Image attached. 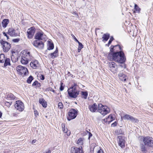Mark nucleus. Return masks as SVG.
Wrapping results in <instances>:
<instances>
[{"instance_id":"obj_1","label":"nucleus","mask_w":153,"mask_h":153,"mask_svg":"<svg viewBox=\"0 0 153 153\" xmlns=\"http://www.w3.org/2000/svg\"><path fill=\"white\" fill-rule=\"evenodd\" d=\"M117 54L115 62L120 64L124 63L126 60L124 53L121 51L117 52Z\"/></svg>"},{"instance_id":"obj_2","label":"nucleus","mask_w":153,"mask_h":153,"mask_svg":"<svg viewBox=\"0 0 153 153\" xmlns=\"http://www.w3.org/2000/svg\"><path fill=\"white\" fill-rule=\"evenodd\" d=\"M76 85L69 88L68 90L69 96L72 98H76L79 94V91L76 89Z\"/></svg>"},{"instance_id":"obj_3","label":"nucleus","mask_w":153,"mask_h":153,"mask_svg":"<svg viewBox=\"0 0 153 153\" xmlns=\"http://www.w3.org/2000/svg\"><path fill=\"white\" fill-rule=\"evenodd\" d=\"M98 111L102 114L105 115L109 113L110 110L106 106L103 105L101 104H98Z\"/></svg>"},{"instance_id":"obj_4","label":"nucleus","mask_w":153,"mask_h":153,"mask_svg":"<svg viewBox=\"0 0 153 153\" xmlns=\"http://www.w3.org/2000/svg\"><path fill=\"white\" fill-rule=\"evenodd\" d=\"M116 47H118L120 50H121L120 46L119 45H116L114 46H113L112 48H111L110 49V53L108 56V60L111 61L114 60L115 61V59L116 58V56L117 55V52H113V50L114 48Z\"/></svg>"},{"instance_id":"obj_5","label":"nucleus","mask_w":153,"mask_h":153,"mask_svg":"<svg viewBox=\"0 0 153 153\" xmlns=\"http://www.w3.org/2000/svg\"><path fill=\"white\" fill-rule=\"evenodd\" d=\"M143 142L146 146L153 147V138L151 137L146 136L142 139Z\"/></svg>"},{"instance_id":"obj_6","label":"nucleus","mask_w":153,"mask_h":153,"mask_svg":"<svg viewBox=\"0 0 153 153\" xmlns=\"http://www.w3.org/2000/svg\"><path fill=\"white\" fill-rule=\"evenodd\" d=\"M16 70L19 74L24 75H26L28 73V70L25 67L19 65L16 68Z\"/></svg>"},{"instance_id":"obj_7","label":"nucleus","mask_w":153,"mask_h":153,"mask_svg":"<svg viewBox=\"0 0 153 153\" xmlns=\"http://www.w3.org/2000/svg\"><path fill=\"white\" fill-rule=\"evenodd\" d=\"M0 43L2 45L3 51L4 52H7L11 48V46L10 44L6 41L1 40L0 41Z\"/></svg>"},{"instance_id":"obj_8","label":"nucleus","mask_w":153,"mask_h":153,"mask_svg":"<svg viewBox=\"0 0 153 153\" xmlns=\"http://www.w3.org/2000/svg\"><path fill=\"white\" fill-rule=\"evenodd\" d=\"M77 110L74 109L70 110L68 112V116L67 117L68 120L70 121L74 119L77 116Z\"/></svg>"},{"instance_id":"obj_9","label":"nucleus","mask_w":153,"mask_h":153,"mask_svg":"<svg viewBox=\"0 0 153 153\" xmlns=\"http://www.w3.org/2000/svg\"><path fill=\"white\" fill-rule=\"evenodd\" d=\"M16 109L19 111H22L24 109V103L20 100L17 101L14 105Z\"/></svg>"},{"instance_id":"obj_10","label":"nucleus","mask_w":153,"mask_h":153,"mask_svg":"<svg viewBox=\"0 0 153 153\" xmlns=\"http://www.w3.org/2000/svg\"><path fill=\"white\" fill-rule=\"evenodd\" d=\"M110 70L113 73H115L117 70V66L116 64L113 62H110L108 63Z\"/></svg>"},{"instance_id":"obj_11","label":"nucleus","mask_w":153,"mask_h":153,"mask_svg":"<svg viewBox=\"0 0 153 153\" xmlns=\"http://www.w3.org/2000/svg\"><path fill=\"white\" fill-rule=\"evenodd\" d=\"M122 119L127 120H130L132 122L135 123H137L138 121V120L136 118H134L132 116L126 114L123 117H121Z\"/></svg>"},{"instance_id":"obj_12","label":"nucleus","mask_w":153,"mask_h":153,"mask_svg":"<svg viewBox=\"0 0 153 153\" xmlns=\"http://www.w3.org/2000/svg\"><path fill=\"white\" fill-rule=\"evenodd\" d=\"M118 140L119 145L122 148H123L125 147L126 142L125 138L124 137L119 136L118 137Z\"/></svg>"},{"instance_id":"obj_13","label":"nucleus","mask_w":153,"mask_h":153,"mask_svg":"<svg viewBox=\"0 0 153 153\" xmlns=\"http://www.w3.org/2000/svg\"><path fill=\"white\" fill-rule=\"evenodd\" d=\"M36 39L38 40H45L46 38V36L44 34L43 32H39L36 33L35 36Z\"/></svg>"},{"instance_id":"obj_14","label":"nucleus","mask_w":153,"mask_h":153,"mask_svg":"<svg viewBox=\"0 0 153 153\" xmlns=\"http://www.w3.org/2000/svg\"><path fill=\"white\" fill-rule=\"evenodd\" d=\"M35 32V28L34 27H32L28 29L27 31L28 37L30 39L33 37Z\"/></svg>"},{"instance_id":"obj_15","label":"nucleus","mask_w":153,"mask_h":153,"mask_svg":"<svg viewBox=\"0 0 153 153\" xmlns=\"http://www.w3.org/2000/svg\"><path fill=\"white\" fill-rule=\"evenodd\" d=\"M82 146L79 148L72 147L71 148V153H82Z\"/></svg>"},{"instance_id":"obj_16","label":"nucleus","mask_w":153,"mask_h":153,"mask_svg":"<svg viewBox=\"0 0 153 153\" xmlns=\"http://www.w3.org/2000/svg\"><path fill=\"white\" fill-rule=\"evenodd\" d=\"M8 34L12 36H17L19 35L17 31L13 28L9 29Z\"/></svg>"},{"instance_id":"obj_17","label":"nucleus","mask_w":153,"mask_h":153,"mask_svg":"<svg viewBox=\"0 0 153 153\" xmlns=\"http://www.w3.org/2000/svg\"><path fill=\"white\" fill-rule=\"evenodd\" d=\"M90 110L92 112H95L96 111H98V105H97L96 103L93 105H90L89 106Z\"/></svg>"},{"instance_id":"obj_18","label":"nucleus","mask_w":153,"mask_h":153,"mask_svg":"<svg viewBox=\"0 0 153 153\" xmlns=\"http://www.w3.org/2000/svg\"><path fill=\"white\" fill-rule=\"evenodd\" d=\"M30 65L33 69H36L39 67V64L37 60H33L30 62Z\"/></svg>"},{"instance_id":"obj_19","label":"nucleus","mask_w":153,"mask_h":153,"mask_svg":"<svg viewBox=\"0 0 153 153\" xmlns=\"http://www.w3.org/2000/svg\"><path fill=\"white\" fill-rule=\"evenodd\" d=\"M62 126L63 130L65 133H66L68 136H69L71 134V132L69 130L68 131V129L67 128L65 127V123H62Z\"/></svg>"},{"instance_id":"obj_20","label":"nucleus","mask_w":153,"mask_h":153,"mask_svg":"<svg viewBox=\"0 0 153 153\" xmlns=\"http://www.w3.org/2000/svg\"><path fill=\"white\" fill-rule=\"evenodd\" d=\"M23 56H25V58H26L28 61L30 60L33 58L32 56L30 54V52L28 51H26L25 52V53L24 54Z\"/></svg>"},{"instance_id":"obj_21","label":"nucleus","mask_w":153,"mask_h":153,"mask_svg":"<svg viewBox=\"0 0 153 153\" xmlns=\"http://www.w3.org/2000/svg\"><path fill=\"white\" fill-rule=\"evenodd\" d=\"M118 76L120 79L123 81H126L127 78V76L122 73H120L118 74Z\"/></svg>"},{"instance_id":"obj_22","label":"nucleus","mask_w":153,"mask_h":153,"mask_svg":"<svg viewBox=\"0 0 153 153\" xmlns=\"http://www.w3.org/2000/svg\"><path fill=\"white\" fill-rule=\"evenodd\" d=\"M39 103L41 104L42 106L44 108H46L47 106V103L44 99L43 98L40 99L39 100Z\"/></svg>"},{"instance_id":"obj_23","label":"nucleus","mask_w":153,"mask_h":153,"mask_svg":"<svg viewBox=\"0 0 153 153\" xmlns=\"http://www.w3.org/2000/svg\"><path fill=\"white\" fill-rule=\"evenodd\" d=\"M145 145L143 143H140V150L143 152L144 153H146L147 152V150L146 149V148L145 147Z\"/></svg>"},{"instance_id":"obj_24","label":"nucleus","mask_w":153,"mask_h":153,"mask_svg":"<svg viewBox=\"0 0 153 153\" xmlns=\"http://www.w3.org/2000/svg\"><path fill=\"white\" fill-rule=\"evenodd\" d=\"M49 55L51 58L52 59H54L58 56V50L56 49L55 51L53 53H50Z\"/></svg>"},{"instance_id":"obj_25","label":"nucleus","mask_w":153,"mask_h":153,"mask_svg":"<svg viewBox=\"0 0 153 153\" xmlns=\"http://www.w3.org/2000/svg\"><path fill=\"white\" fill-rule=\"evenodd\" d=\"M9 22V20L7 19H3L2 22V24L3 27L5 28L8 24Z\"/></svg>"},{"instance_id":"obj_26","label":"nucleus","mask_w":153,"mask_h":153,"mask_svg":"<svg viewBox=\"0 0 153 153\" xmlns=\"http://www.w3.org/2000/svg\"><path fill=\"white\" fill-rule=\"evenodd\" d=\"M28 61H29L25 58V56H22L21 60V62L22 64L24 65H27L28 63Z\"/></svg>"},{"instance_id":"obj_27","label":"nucleus","mask_w":153,"mask_h":153,"mask_svg":"<svg viewBox=\"0 0 153 153\" xmlns=\"http://www.w3.org/2000/svg\"><path fill=\"white\" fill-rule=\"evenodd\" d=\"M85 139L83 138H80L77 140L76 143L79 145H82L83 144Z\"/></svg>"},{"instance_id":"obj_28","label":"nucleus","mask_w":153,"mask_h":153,"mask_svg":"<svg viewBox=\"0 0 153 153\" xmlns=\"http://www.w3.org/2000/svg\"><path fill=\"white\" fill-rule=\"evenodd\" d=\"M6 58L3 54H1L0 55V63H3L5 61V59Z\"/></svg>"},{"instance_id":"obj_29","label":"nucleus","mask_w":153,"mask_h":153,"mask_svg":"<svg viewBox=\"0 0 153 153\" xmlns=\"http://www.w3.org/2000/svg\"><path fill=\"white\" fill-rule=\"evenodd\" d=\"M109 34L108 33L104 34L102 37V41H107L109 37Z\"/></svg>"},{"instance_id":"obj_30","label":"nucleus","mask_w":153,"mask_h":153,"mask_svg":"<svg viewBox=\"0 0 153 153\" xmlns=\"http://www.w3.org/2000/svg\"><path fill=\"white\" fill-rule=\"evenodd\" d=\"M4 62V67L7 66L8 65H10V59L9 58H6Z\"/></svg>"},{"instance_id":"obj_31","label":"nucleus","mask_w":153,"mask_h":153,"mask_svg":"<svg viewBox=\"0 0 153 153\" xmlns=\"http://www.w3.org/2000/svg\"><path fill=\"white\" fill-rule=\"evenodd\" d=\"M7 98L8 100H13L15 98V97L13 94L10 93L7 95Z\"/></svg>"},{"instance_id":"obj_32","label":"nucleus","mask_w":153,"mask_h":153,"mask_svg":"<svg viewBox=\"0 0 153 153\" xmlns=\"http://www.w3.org/2000/svg\"><path fill=\"white\" fill-rule=\"evenodd\" d=\"M114 119L112 115H110L107 117L108 123V124H109L111 121H112Z\"/></svg>"},{"instance_id":"obj_33","label":"nucleus","mask_w":153,"mask_h":153,"mask_svg":"<svg viewBox=\"0 0 153 153\" xmlns=\"http://www.w3.org/2000/svg\"><path fill=\"white\" fill-rule=\"evenodd\" d=\"M134 10H135L134 12V13L139 12L140 10V9L139 7L136 4L134 5Z\"/></svg>"},{"instance_id":"obj_34","label":"nucleus","mask_w":153,"mask_h":153,"mask_svg":"<svg viewBox=\"0 0 153 153\" xmlns=\"http://www.w3.org/2000/svg\"><path fill=\"white\" fill-rule=\"evenodd\" d=\"M79 44L78 47V51L79 52H80L81 49L83 47V45H82V43L80 42L78 43Z\"/></svg>"},{"instance_id":"obj_35","label":"nucleus","mask_w":153,"mask_h":153,"mask_svg":"<svg viewBox=\"0 0 153 153\" xmlns=\"http://www.w3.org/2000/svg\"><path fill=\"white\" fill-rule=\"evenodd\" d=\"M41 42H39L37 40L35 41L33 43V45L36 47H38L39 45L40 44Z\"/></svg>"},{"instance_id":"obj_36","label":"nucleus","mask_w":153,"mask_h":153,"mask_svg":"<svg viewBox=\"0 0 153 153\" xmlns=\"http://www.w3.org/2000/svg\"><path fill=\"white\" fill-rule=\"evenodd\" d=\"M33 86H36L37 87H40L41 86L40 83H39L37 81H35L32 85Z\"/></svg>"},{"instance_id":"obj_37","label":"nucleus","mask_w":153,"mask_h":153,"mask_svg":"<svg viewBox=\"0 0 153 153\" xmlns=\"http://www.w3.org/2000/svg\"><path fill=\"white\" fill-rule=\"evenodd\" d=\"M82 95L84 98L86 99L87 98L88 95V93L86 91H82Z\"/></svg>"},{"instance_id":"obj_38","label":"nucleus","mask_w":153,"mask_h":153,"mask_svg":"<svg viewBox=\"0 0 153 153\" xmlns=\"http://www.w3.org/2000/svg\"><path fill=\"white\" fill-rule=\"evenodd\" d=\"M54 45L53 43H50L49 44V45L48 48V50H52L53 48Z\"/></svg>"},{"instance_id":"obj_39","label":"nucleus","mask_w":153,"mask_h":153,"mask_svg":"<svg viewBox=\"0 0 153 153\" xmlns=\"http://www.w3.org/2000/svg\"><path fill=\"white\" fill-rule=\"evenodd\" d=\"M33 79V77L32 76H30L27 80V82L28 83H30Z\"/></svg>"},{"instance_id":"obj_40","label":"nucleus","mask_w":153,"mask_h":153,"mask_svg":"<svg viewBox=\"0 0 153 153\" xmlns=\"http://www.w3.org/2000/svg\"><path fill=\"white\" fill-rule=\"evenodd\" d=\"M58 107L60 109H62L63 108V105L62 102H59L58 103Z\"/></svg>"},{"instance_id":"obj_41","label":"nucleus","mask_w":153,"mask_h":153,"mask_svg":"<svg viewBox=\"0 0 153 153\" xmlns=\"http://www.w3.org/2000/svg\"><path fill=\"white\" fill-rule=\"evenodd\" d=\"M44 47V44L43 42H41V43L39 45L38 47V48H39V49H42Z\"/></svg>"},{"instance_id":"obj_42","label":"nucleus","mask_w":153,"mask_h":153,"mask_svg":"<svg viewBox=\"0 0 153 153\" xmlns=\"http://www.w3.org/2000/svg\"><path fill=\"white\" fill-rule=\"evenodd\" d=\"M20 40L19 39L17 38V39H13L12 40L13 42H18Z\"/></svg>"},{"instance_id":"obj_43","label":"nucleus","mask_w":153,"mask_h":153,"mask_svg":"<svg viewBox=\"0 0 153 153\" xmlns=\"http://www.w3.org/2000/svg\"><path fill=\"white\" fill-rule=\"evenodd\" d=\"M71 36L74 38V39L75 40V41L76 42H77L78 43L79 42L78 41V40L76 39V37L73 34H71Z\"/></svg>"},{"instance_id":"obj_44","label":"nucleus","mask_w":153,"mask_h":153,"mask_svg":"<svg viewBox=\"0 0 153 153\" xmlns=\"http://www.w3.org/2000/svg\"><path fill=\"white\" fill-rule=\"evenodd\" d=\"M47 90L48 91H52L53 93H55V91L53 89L51 88H48Z\"/></svg>"},{"instance_id":"obj_45","label":"nucleus","mask_w":153,"mask_h":153,"mask_svg":"<svg viewBox=\"0 0 153 153\" xmlns=\"http://www.w3.org/2000/svg\"><path fill=\"white\" fill-rule=\"evenodd\" d=\"M5 104L7 107H9L10 106V105L11 104V102H6L5 103Z\"/></svg>"},{"instance_id":"obj_46","label":"nucleus","mask_w":153,"mask_h":153,"mask_svg":"<svg viewBox=\"0 0 153 153\" xmlns=\"http://www.w3.org/2000/svg\"><path fill=\"white\" fill-rule=\"evenodd\" d=\"M113 39H114V38H113V37H111V38L108 42V44L109 45L111 44L112 41L113 40Z\"/></svg>"},{"instance_id":"obj_47","label":"nucleus","mask_w":153,"mask_h":153,"mask_svg":"<svg viewBox=\"0 0 153 153\" xmlns=\"http://www.w3.org/2000/svg\"><path fill=\"white\" fill-rule=\"evenodd\" d=\"M63 83H61L60 87V90L61 91H62L64 89V87L62 86Z\"/></svg>"},{"instance_id":"obj_48","label":"nucleus","mask_w":153,"mask_h":153,"mask_svg":"<svg viewBox=\"0 0 153 153\" xmlns=\"http://www.w3.org/2000/svg\"><path fill=\"white\" fill-rule=\"evenodd\" d=\"M34 114L36 117H37L38 116L39 113L36 110L34 111Z\"/></svg>"},{"instance_id":"obj_49","label":"nucleus","mask_w":153,"mask_h":153,"mask_svg":"<svg viewBox=\"0 0 153 153\" xmlns=\"http://www.w3.org/2000/svg\"><path fill=\"white\" fill-rule=\"evenodd\" d=\"M102 122L104 123H108L107 118L104 119L102 120Z\"/></svg>"},{"instance_id":"obj_50","label":"nucleus","mask_w":153,"mask_h":153,"mask_svg":"<svg viewBox=\"0 0 153 153\" xmlns=\"http://www.w3.org/2000/svg\"><path fill=\"white\" fill-rule=\"evenodd\" d=\"M40 78L41 80H44L45 79V77L44 75H41L40 76Z\"/></svg>"},{"instance_id":"obj_51","label":"nucleus","mask_w":153,"mask_h":153,"mask_svg":"<svg viewBox=\"0 0 153 153\" xmlns=\"http://www.w3.org/2000/svg\"><path fill=\"white\" fill-rule=\"evenodd\" d=\"M3 35L4 36H6L7 37V39H9V37L8 36V35H7V34L6 33H5V32H3Z\"/></svg>"},{"instance_id":"obj_52","label":"nucleus","mask_w":153,"mask_h":153,"mask_svg":"<svg viewBox=\"0 0 153 153\" xmlns=\"http://www.w3.org/2000/svg\"><path fill=\"white\" fill-rule=\"evenodd\" d=\"M116 125H117V123L116 122H114V123H113L111 125L112 126H114V127L116 126Z\"/></svg>"},{"instance_id":"obj_53","label":"nucleus","mask_w":153,"mask_h":153,"mask_svg":"<svg viewBox=\"0 0 153 153\" xmlns=\"http://www.w3.org/2000/svg\"><path fill=\"white\" fill-rule=\"evenodd\" d=\"M97 153H103V152L102 149H100L98 151Z\"/></svg>"},{"instance_id":"obj_54","label":"nucleus","mask_w":153,"mask_h":153,"mask_svg":"<svg viewBox=\"0 0 153 153\" xmlns=\"http://www.w3.org/2000/svg\"><path fill=\"white\" fill-rule=\"evenodd\" d=\"M88 133H89V135L88 138L89 139L90 138V137L92 136V135L90 132H88Z\"/></svg>"},{"instance_id":"obj_55","label":"nucleus","mask_w":153,"mask_h":153,"mask_svg":"<svg viewBox=\"0 0 153 153\" xmlns=\"http://www.w3.org/2000/svg\"><path fill=\"white\" fill-rule=\"evenodd\" d=\"M51 153V151L50 150H49L48 151L45 152L44 153Z\"/></svg>"},{"instance_id":"obj_56","label":"nucleus","mask_w":153,"mask_h":153,"mask_svg":"<svg viewBox=\"0 0 153 153\" xmlns=\"http://www.w3.org/2000/svg\"><path fill=\"white\" fill-rule=\"evenodd\" d=\"M36 140H33L32 141V143H35V142H36Z\"/></svg>"},{"instance_id":"obj_57","label":"nucleus","mask_w":153,"mask_h":153,"mask_svg":"<svg viewBox=\"0 0 153 153\" xmlns=\"http://www.w3.org/2000/svg\"><path fill=\"white\" fill-rule=\"evenodd\" d=\"M2 115V113L1 112V111H0V118L1 117Z\"/></svg>"},{"instance_id":"obj_58","label":"nucleus","mask_w":153,"mask_h":153,"mask_svg":"<svg viewBox=\"0 0 153 153\" xmlns=\"http://www.w3.org/2000/svg\"><path fill=\"white\" fill-rule=\"evenodd\" d=\"M11 59H12V61L13 62H16V60L15 61H14H14H13V58H12V57H11Z\"/></svg>"}]
</instances>
